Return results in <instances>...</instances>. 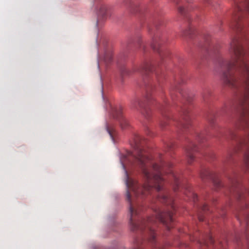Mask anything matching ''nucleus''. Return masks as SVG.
Wrapping results in <instances>:
<instances>
[{"instance_id":"25","label":"nucleus","mask_w":249,"mask_h":249,"mask_svg":"<svg viewBox=\"0 0 249 249\" xmlns=\"http://www.w3.org/2000/svg\"><path fill=\"white\" fill-rule=\"evenodd\" d=\"M107 107H109V108H110V109H114V107H113V106L112 105V104H111V103H108V106H107Z\"/></svg>"},{"instance_id":"11","label":"nucleus","mask_w":249,"mask_h":249,"mask_svg":"<svg viewBox=\"0 0 249 249\" xmlns=\"http://www.w3.org/2000/svg\"><path fill=\"white\" fill-rule=\"evenodd\" d=\"M236 217L240 223L244 222L248 228L249 227V215L247 211L244 210L240 211Z\"/></svg>"},{"instance_id":"24","label":"nucleus","mask_w":249,"mask_h":249,"mask_svg":"<svg viewBox=\"0 0 249 249\" xmlns=\"http://www.w3.org/2000/svg\"><path fill=\"white\" fill-rule=\"evenodd\" d=\"M211 0H204V2L205 4H210Z\"/></svg>"},{"instance_id":"5","label":"nucleus","mask_w":249,"mask_h":249,"mask_svg":"<svg viewBox=\"0 0 249 249\" xmlns=\"http://www.w3.org/2000/svg\"><path fill=\"white\" fill-rule=\"evenodd\" d=\"M200 177L202 180L206 179H211L213 180V182L215 187L218 189L223 186V184L221 180L215 178L214 175L210 171L206 169H203L200 173Z\"/></svg>"},{"instance_id":"21","label":"nucleus","mask_w":249,"mask_h":249,"mask_svg":"<svg viewBox=\"0 0 249 249\" xmlns=\"http://www.w3.org/2000/svg\"><path fill=\"white\" fill-rule=\"evenodd\" d=\"M178 11L180 14H183L185 12V9L184 7L180 6L178 8Z\"/></svg>"},{"instance_id":"2","label":"nucleus","mask_w":249,"mask_h":249,"mask_svg":"<svg viewBox=\"0 0 249 249\" xmlns=\"http://www.w3.org/2000/svg\"><path fill=\"white\" fill-rule=\"evenodd\" d=\"M247 18L249 27V11H233L230 27L237 34L230 43V59L220 64L224 83L232 88L239 89L240 94L236 101L227 107H249V52L243 48L238 34L243 30V21Z\"/></svg>"},{"instance_id":"19","label":"nucleus","mask_w":249,"mask_h":249,"mask_svg":"<svg viewBox=\"0 0 249 249\" xmlns=\"http://www.w3.org/2000/svg\"><path fill=\"white\" fill-rule=\"evenodd\" d=\"M131 73V72L127 70L126 69H124L122 70L121 71V74L123 76H124L126 74H130Z\"/></svg>"},{"instance_id":"1","label":"nucleus","mask_w":249,"mask_h":249,"mask_svg":"<svg viewBox=\"0 0 249 249\" xmlns=\"http://www.w3.org/2000/svg\"><path fill=\"white\" fill-rule=\"evenodd\" d=\"M142 172L146 182L143 186H140L137 180L130 179L127 171H124L131 230L147 234V241L152 249H166V246L157 245L156 234L151 227V225L158 221L169 230L174 221V197L163 188L165 178L162 177V173L169 174L175 192L181 190L188 197H192L194 201L197 199V196L192 191L189 185L181 184L179 176L173 171ZM141 249L139 244L137 243V247L133 249Z\"/></svg>"},{"instance_id":"9","label":"nucleus","mask_w":249,"mask_h":249,"mask_svg":"<svg viewBox=\"0 0 249 249\" xmlns=\"http://www.w3.org/2000/svg\"><path fill=\"white\" fill-rule=\"evenodd\" d=\"M239 121L243 127L249 128V110H240Z\"/></svg>"},{"instance_id":"14","label":"nucleus","mask_w":249,"mask_h":249,"mask_svg":"<svg viewBox=\"0 0 249 249\" xmlns=\"http://www.w3.org/2000/svg\"><path fill=\"white\" fill-rule=\"evenodd\" d=\"M107 8L103 6H102L100 8V10L98 14V20L97 23L98 24L99 23V19L100 18H105L107 17Z\"/></svg>"},{"instance_id":"8","label":"nucleus","mask_w":249,"mask_h":249,"mask_svg":"<svg viewBox=\"0 0 249 249\" xmlns=\"http://www.w3.org/2000/svg\"><path fill=\"white\" fill-rule=\"evenodd\" d=\"M198 148L194 142H191L186 148V155L188 158V162L191 164L194 160V154L198 150Z\"/></svg>"},{"instance_id":"17","label":"nucleus","mask_w":249,"mask_h":249,"mask_svg":"<svg viewBox=\"0 0 249 249\" xmlns=\"http://www.w3.org/2000/svg\"><path fill=\"white\" fill-rule=\"evenodd\" d=\"M211 91L209 90H206L202 94V98L204 101L207 99L208 97L210 95Z\"/></svg>"},{"instance_id":"27","label":"nucleus","mask_w":249,"mask_h":249,"mask_svg":"<svg viewBox=\"0 0 249 249\" xmlns=\"http://www.w3.org/2000/svg\"><path fill=\"white\" fill-rule=\"evenodd\" d=\"M235 137V136L234 135H233L231 136V138H232V139H233Z\"/></svg>"},{"instance_id":"23","label":"nucleus","mask_w":249,"mask_h":249,"mask_svg":"<svg viewBox=\"0 0 249 249\" xmlns=\"http://www.w3.org/2000/svg\"><path fill=\"white\" fill-rule=\"evenodd\" d=\"M172 146H173V144L172 143H170L167 144V147L168 150L170 149Z\"/></svg>"},{"instance_id":"13","label":"nucleus","mask_w":249,"mask_h":249,"mask_svg":"<svg viewBox=\"0 0 249 249\" xmlns=\"http://www.w3.org/2000/svg\"><path fill=\"white\" fill-rule=\"evenodd\" d=\"M112 57L113 53L111 50L106 51L103 59L101 58V61L103 60L106 64H108L112 61Z\"/></svg>"},{"instance_id":"15","label":"nucleus","mask_w":249,"mask_h":249,"mask_svg":"<svg viewBox=\"0 0 249 249\" xmlns=\"http://www.w3.org/2000/svg\"><path fill=\"white\" fill-rule=\"evenodd\" d=\"M206 140L205 134L204 133H196V140L199 143L203 142Z\"/></svg>"},{"instance_id":"3","label":"nucleus","mask_w":249,"mask_h":249,"mask_svg":"<svg viewBox=\"0 0 249 249\" xmlns=\"http://www.w3.org/2000/svg\"><path fill=\"white\" fill-rule=\"evenodd\" d=\"M146 87V93L144 98L141 99L138 97H134L131 101V104L133 107L140 108H152V107H163L164 106L158 103L155 100L151 90L154 88V85L150 80L144 81Z\"/></svg>"},{"instance_id":"10","label":"nucleus","mask_w":249,"mask_h":249,"mask_svg":"<svg viewBox=\"0 0 249 249\" xmlns=\"http://www.w3.org/2000/svg\"><path fill=\"white\" fill-rule=\"evenodd\" d=\"M191 124V119L188 112L185 110L183 113L181 119L179 122V127L181 128L187 129Z\"/></svg>"},{"instance_id":"28","label":"nucleus","mask_w":249,"mask_h":249,"mask_svg":"<svg viewBox=\"0 0 249 249\" xmlns=\"http://www.w3.org/2000/svg\"><path fill=\"white\" fill-rule=\"evenodd\" d=\"M164 104H166V105L168 104V103H167V102H166V101H164Z\"/></svg>"},{"instance_id":"18","label":"nucleus","mask_w":249,"mask_h":249,"mask_svg":"<svg viewBox=\"0 0 249 249\" xmlns=\"http://www.w3.org/2000/svg\"><path fill=\"white\" fill-rule=\"evenodd\" d=\"M124 3L125 5L130 7H132L134 6L133 3L131 0H124Z\"/></svg>"},{"instance_id":"20","label":"nucleus","mask_w":249,"mask_h":249,"mask_svg":"<svg viewBox=\"0 0 249 249\" xmlns=\"http://www.w3.org/2000/svg\"><path fill=\"white\" fill-rule=\"evenodd\" d=\"M208 241H204V244H208V243H210L211 244H213L214 242L213 239L211 235H209L208 236Z\"/></svg>"},{"instance_id":"22","label":"nucleus","mask_w":249,"mask_h":249,"mask_svg":"<svg viewBox=\"0 0 249 249\" xmlns=\"http://www.w3.org/2000/svg\"><path fill=\"white\" fill-rule=\"evenodd\" d=\"M202 209L204 211H206L208 210V206L206 204H204L202 206Z\"/></svg>"},{"instance_id":"4","label":"nucleus","mask_w":249,"mask_h":249,"mask_svg":"<svg viewBox=\"0 0 249 249\" xmlns=\"http://www.w3.org/2000/svg\"><path fill=\"white\" fill-rule=\"evenodd\" d=\"M176 92L179 94L188 104H191L193 101L194 94L180 87L178 85L176 86L170 91V96L172 100L175 99V97H174V94Z\"/></svg>"},{"instance_id":"16","label":"nucleus","mask_w":249,"mask_h":249,"mask_svg":"<svg viewBox=\"0 0 249 249\" xmlns=\"http://www.w3.org/2000/svg\"><path fill=\"white\" fill-rule=\"evenodd\" d=\"M106 129L111 138L114 141V135L115 133V130L113 128H110L108 125L106 126Z\"/></svg>"},{"instance_id":"6","label":"nucleus","mask_w":249,"mask_h":249,"mask_svg":"<svg viewBox=\"0 0 249 249\" xmlns=\"http://www.w3.org/2000/svg\"><path fill=\"white\" fill-rule=\"evenodd\" d=\"M111 114L114 119L119 121L122 130H125L129 127V123L124 117L122 110H112Z\"/></svg>"},{"instance_id":"26","label":"nucleus","mask_w":249,"mask_h":249,"mask_svg":"<svg viewBox=\"0 0 249 249\" xmlns=\"http://www.w3.org/2000/svg\"><path fill=\"white\" fill-rule=\"evenodd\" d=\"M198 219H199V220L200 221H203V220H204V218H203V217H202V216H198Z\"/></svg>"},{"instance_id":"7","label":"nucleus","mask_w":249,"mask_h":249,"mask_svg":"<svg viewBox=\"0 0 249 249\" xmlns=\"http://www.w3.org/2000/svg\"><path fill=\"white\" fill-rule=\"evenodd\" d=\"M154 69L153 65L150 62H146L138 67L134 68V71H138L142 74L148 75L153 72Z\"/></svg>"},{"instance_id":"12","label":"nucleus","mask_w":249,"mask_h":249,"mask_svg":"<svg viewBox=\"0 0 249 249\" xmlns=\"http://www.w3.org/2000/svg\"><path fill=\"white\" fill-rule=\"evenodd\" d=\"M162 41L160 38L155 37L153 39L152 43L151 44V47L155 51H157L160 54L161 57L163 56V54H162L160 52V48L161 47V45Z\"/></svg>"}]
</instances>
